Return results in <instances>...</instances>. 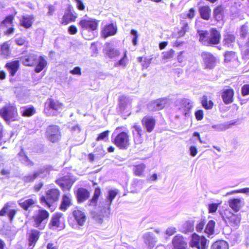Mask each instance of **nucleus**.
I'll return each instance as SVG.
<instances>
[{
  "mask_svg": "<svg viewBox=\"0 0 249 249\" xmlns=\"http://www.w3.org/2000/svg\"><path fill=\"white\" fill-rule=\"evenodd\" d=\"M199 41L207 46H213L219 43L221 35L215 28H212L209 31L198 30Z\"/></svg>",
  "mask_w": 249,
  "mask_h": 249,
  "instance_id": "obj_1",
  "label": "nucleus"
},
{
  "mask_svg": "<svg viewBox=\"0 0 249 249\" xmlns=\"http://www.w3.org/2000/svg\"><path fill=\"white\" fill-rule=\"evenodd\" d=\"M63 109V105L56 100L48 99L45 104L44 112L48 116H56Z\"/></svg>",
  "mask_w": 249,
  "mask_h": 249,
  "instance_id": "obj_2",
  "label": "nucleus"
},
{
  "mask_svg": "<svg viewBox=\"0 0 249 249\" xmlns=\"http://www.w3.org/2000/svg\"><path fill=\"white\" fill-rule=\"evenodd\" d=\"M49 216V213L45 210L39 209L35 211L32 217L34 222V226L40 230L42 229L47 223Z\"/></svg>",
  "mask_w": 249,
  "mask_h": 249,
  "instance_id": "obj_3",
  "label": "nucleus"
},
{
  "mask_svg": "<svg viewBox=\"0 0 249 249\" xmlns=\"http://www.w3.org/2000/svg\"><path fill=\"white\" fill-rule=\"evenodd\" d=\"M209 241L204 236H199L196 233H193L190 241V245L192 247H196L197 249H206L208 248Z\"/></svg>",
  "mask_w": 249,
  "mask_h": 249,
  "instance_id": "obj_4",
  "label": "nucleus"
},
{
  "mask_svg": "<svg viewBox=\"0 0 249 249\" xmlns=\"http://www.w3.org/2000/svg\"><path fill=\"white\" fill-rule=\"evenodd\" d=\"M46 136L50 142H57L61 137L60 127L56 125L48 126L46 128Z\"/></svg>",
  "mask_w": 249,
  "mask_h": 249,
  "instance_id": "obj_5",
  "label": "nucleus"
},
{
  "mask_svg": "<svg viewBox=\"0 0 249 249\" xmlns=\"http://www.w3.org/2000/svg\"><path fill=\"white\" fill-rule=\"evenodd\" d=\"M117 194L118 192L116 190H109L107 196V199L102 202L100 201L98 207L100 208V211L105 213L109 212L112 201Z\"/></svg>",
  "mask_w": 249,
  "mask_h": 249,
  "instance_id": "obj_6",
  "label": "nucleus"
},
{
  "mask_svg": "<svg viewBox=\"0 0 249 249\" xmlns=\"http://www.w3.org/2000/svg\"><path fill=\"white\" fill-rule=\"evenodd\" d=\"M60 195V192L57 189H51L49 190L46 194V196H42L40 198V202L44 203L47 206L50 207L51 203L57 200Z\"/></svg>",
  "mask_w": 249,
  "mask_h": 249,
  "instance_id": "obj_7",
  "label": "nucleus"
},
{
  "mask_svg": "<svg viewBox=\"0 0 249 249\" xmlns=\"http://www.w3.org/2000/svg\"><path fill=\"white\" fill-rule=\"evenodd\" d=\"M17 110L13 105H6L0 109V116L6 121L14 120L17 115Z\"/></svg>",
  "mask_w": 249,
  "mask_h": 249,
  "instance_id": "obj_8",
  "label": "nucleus"
},
{
  "mask_svg": "<svg viewBox=\"0 0 249 249\" xmlns=\"http://www.w3.org/2000/svg\"><path fill=\"white\" fill-rule=\"evenodd\" d=\"M114 143L120 149H126L129 145V136L127 133L122 132L115 136Z\"/></svg>",
  "mask_w": 249,
  "mask_h": 249,
  "instance_id": "obj_9",
  "label": "nucleus"
},
{
  "mask_svg": "<svg viewBox=\"0 0 249 249\" xmlns=\"http://www.w3.org/2000/svg\"><path fill=\"white\" fill-rule=\"evenodd\" d=\"M169 99L167 97L159 98L151 101L147 105V108L150 111H157L163 109L167 104Z\"/></svg>",
  "mask_w": 249,
  "mask_h": 249,
  "instance_id": "obj_10",
  "label": "nucleus"
},
{
  "mask_svg": "<svg viewBox=\"0 0 249 249\" xmlns=\"http://www.w3.org/2000/svg\"><path fill=\"white\" fill-rule=\"evenodd\" d=\"M201 56L206 69H213L215 67L216 58L212 53L208 52H203L201 53Z\"/></svg>",
  "mask_w": 249,
  "mask_h": 249,
  "instance_id": "obj_11",
  "label": "nucleus"
},
{
  "mask_svg": "<svg viewBox=\"0 0 249 249\" xmlns=\"http://www.w3.org/2000/svg\"><path fill=\"white\" fill-rule=\"evenodd\" d=\"M79 24L83 29L92 31L96 30L98 26V23L96 20L89 18H82Z\"/></svg>",
  "mask_w": 249,
  "mask_h": 249,
  "instance_id": "obj_12",
  "label": "nucleus"
},
{
  "mask_svg": "<svg viewBox=\"0 0 249 249\" xmlns=\"http://www.w3.org/2000/svg\"><path fill=\"white\" fill-rule=\"evenodd\" d=\"M225 218L227 219L225 220L226 222L229 223L232 227L238 226L240 222V217L238 215L233 214L229 211H226L224 212ZM224 218V216H223Z\"/></svg>",
  "mask_w": 249,
  "mask_h": 249,
  "instance_id": "obj_13",
  "label": "nucleus"
},
{
  "mask_svg": "<svg viewBox=\"0 0 249 249\" xmlns=\"http://www.w3.org/2000/svg\"><path fill=\"white\" fill-rule=\"evenodd\" d=\"M105 53L110 58H117L120 54V51L115 49L112 45L110 43H107L104 49Z\"/></svg>",
  "mask_w": 249,
  "mask_h": 249,
  "instance_id": "obj_14",
  "label": "nucleus"
},
{
  "mask_svg": "<svg viewBox=\"0 0 249 249\" xmlns=\"http://www.w3.org/2000/svg\"><path fill=\"white\" fill-rule=\"evenodd\" d=\"M38 60V56L33 53H30L27 55L22 57L21 60L23 65L25 66H33L36 64Z\"/></svg>",
  "mask_w": 249,
  "mask_h": 249,
  "instance_id": "obj_15",
  "label": "nucleus"
},
{
  "mask_svg": "<svg viewBox=\"0 0 249 249\" xmlns=\"http://www.w3.org/2000/svg\"><path fill=\"white\" fill-rule=\"evenodd\" d=\"M40 231L37 230H32L28 236V247L32 249L35 247L40 236Z\"/></svg>",
  "mask_w": 249,
  "mask_h": 249,
  "instance_id": "obj_16",
  "label": "nucleus"
},
{
  "mask_svg": "<svg viewBox=\"0 0 249 249\" xmlns=\"http://www.w3.org/2000/svg\"><path fill=\"white\" fill-rule=\"evenodd\" d=\"M18 204L24 210L30 211L36 203V200L33 198H22L18 201Z\"/></svg>",
  "mask_w": 249,
  "mask_h": 249,
  "instance_id": "obj_17",
  "label": "nucleus"
},
{
  "mask_svg": "<svg viewBox=\"0 0 249 249\" xmlns=\"http://www.w3.org/2000/svg\"><path fill=\"white\" fill-rule=\"evenodd\" d=\"M132 133L134 141L135 144H139L142 143L143 139L142 137L143 131L140 125L135 124L132 127Z\"/></svg>",
  "mask_w": 249,
  "mask_h": 249,
  "instance_id": "obj_18",
  "label": "nucleus"
},
{
  "mask_svg": "<svg viewBox=\"0 0 249 249\" xmlns=\"http://www.w3.org/2000/svg\"><path fill=\"white\" fill-rule=\"evenodd\" d=\"M76 18V13L74 11L72 12L71 7H69L63 16L62 24L66 25L70 22L75 21Z\"/></svg>",
  "mask_w": 249,
  "mask_h": 249,
  "instance_id": "obj_19",
  "label": "nucleus"
},
{
  "mask_svg": "<svg viewBox=\"0 0 249 249\" xmlns=\"http://www.w3.org/2000/svg\"><path fill=\"white\" fill-rule=\"evenodd\" d=\"M142 125L148 132H151L155 125V120L151 116H145L142 121Z\"/></svg>",
  "mask_w": 249,
  "mask_h": 249,
  "instance_id": "obj_20",
  "label": "nucleus"
},
{
  "mask_svg": "<svg viewBox=\"0 0 249 249\" xmlns=\"http://www.w3.org/2000/svg\"><path fill=\"white\" fill-rule=\"evenodd\" d=\"M76 197L78 203L84 202L89 196V191L85 188H79L76 191Z\"/></svg>",
  "mask_w": 249,
  "mask_h": 249,
  "instance_id": "obj_21",
  "label": "nucleus"
},
{
  "mask_svg": "<svg viewBox=\"0 0 249 249\" xmlns=\"http://www.w3.org/2000/svg\"><path fill=\"white\" fill-rule=\"evenodd\" d=\"M143 239L144 243L149 249L154 247L156 242V238L153 233L147 232L143 234Z\"/></svg>",
  "mask_w": 249,
  "mask_h": 249,
  "instance_id": "obj_22",
  "label": "nucleus"
},
{
  "mask_svg": "<svg viewBox=\"0 0 249 249\" xmlns=\"http://www.w3.org/2000/svg\"><path fill=\"white\" fill-rule=\"evenodd\" d=\"M72 215L79 226H82L84 224L86 217L84 212L79 210H76L73 211Z\"/></svg>",
  "mask_w": 249,
  "mask_h": 249,
  "instance_id": "obj_23",
  "label": "nucleus"
},
{
  "mask_svg": "<svg viewBox=\"0 0 249 249\" xmlns=\"http://www.w3.org/2000/svg\"><path fill=\"white\" fill-rule=\"evenodd\" d=\"M130 101L129 98L125 96L122 95L119 98V107L121 112L124 111L130 107Z\"/></svg>",
  "mask_w": 249,
  "mask_h": 249,
  "instance_id": "obj_24",
  "label": "nucleus"
},
{
  "mask_svg": "<svg viewBox=\"0 0 249 249\" xmlns=\"http://www.w3.org/2000/svg\"><path fill=\"white\" fill-rule=\"evenodd\" d=\"M233 90L231 89H225L222 94V98L225 104H229L233 101Z\"/></svg>",
  "mask_w": 249,
  "mask_h": 249,
  "instance_id": "obj_25",
  "label": "nucleus"
},
{
  "mask_svg": "<svg viewBox=\"0 0 249 249\" xmlns=\"http://www.w3.org/2000/svg\"><path fill=\"white\" fill-rule=\"evenodd\" d=\"M117 32V28L113 24L111 23L106 25L103 31V36L106 38L109 36L114 35Z\"/></svg>",
  "mask_w": 249,
  "mask_h": 249,
  "instance_id": "obj_26",
  "label": "nucleus"
},
{
  "mask_svg": "<svg viewBox=\"0 0 249 249\" xmlns=\"http://www.w3.org/2000/svg\"><path fill=\"white\" fill-rule=\"evenodd\" d=\"M9 205L7 203L6 204L3 208L0 211V216L5 215L7 213L10 220L12 221L17 213V211L15 209L9 210Z\"/></svg>",
  "mask_w": 249,
  "mask_h": 249,
  "instance_id": "obj_27",
  "label": "nucleus"
},
{
  "mask_svg": "<svg viewBox=\"0 0 249 249\" xmlns=\"http://www.w3.org/2000/svg\"><path fill=\"white\" fill-rule=\"evenodd\" d=\"M215 222L213 220H210L204 229V233L208 238H212L214 234V228L215 227Z\"/></svg>",
  "mask_w": 249,
  "mask_h": 249,
  "instance_id": "obj_28",
  "label": "nucleus"
},
{
  "mask_svg": "<svg viewBox=\"0 0 249 249\" xmlns=\"http://www.w3.org/2000/svg\"><path fill=\"white\" fill-rule=\"evenodd\" d=\"M172 243L174 248L186 247L187 246V243L184 240L183 236L179 234L177 235L174 237Z\"/></svg>",
  "mask_w": 249,
  "mask_h": 249,
  "instance_id": "obj_29",
  "label": "nucleus"
},
{
  "mask_svg": "<svg viewBox=\"0 0 249 249\" xmlns=\"http://www.w3.org/2000/svg\"><path fill=\"white\" fill-rule=\"evenodd\" d=\"M230 207L235 212L239 211L241 207V200L239 198L231 199L228 201Z\"/></svg>",
  "mask_w": 249,
  "mask_h": 249,
  "instance_id": "obj_30",
  "label": "nucleus"
},
{
  "mask_svg": "<svg viewBox=\"0 0 249 249\" xmlns=\"http://www.w3.org/2000/svg\"><path fill=\"white\" fill-rule=\"evenodd\" d=\"M71 195L68 194L64 195L63 196L61 203L60 206V209L63 211H66L71 204Z\"/></svg>",
  "mask_w": 249,
  "mask_h": 249,
  "instance_id": "obj_31",
  "label": "nucleus"
},
{
  "mask_svg": "<svg viewBox=\"0 0 249 249\" xmlns=\"http://www.w3.org/2000/svg\"><path fill=\"white\" fill-rule=\"evenodd\" d=\"M6 67L11 76H14L17 71L19 67L18 61H14L6 64Z\"/></svg>",
  "mask_w": 249,
  "mask_h": 249,
  "instance_id": "obj_32",
  "label": "nucleus"
},
{
  "mask_svg": "<svg viewBox=\"0 0 249 249\" xmlns=\"http://www.w3.org/2000/svg\"><path fill=\"white\" fill-rule=\"evenodd\" d=\"M192 107L190 101L187 99H184L181 102V107L179 108L180 110H182L183 114L187 116L189 113V111Z\"/></svg>",
  "mask_w": 249,
  "mask_h": 249,
  "instance_id": "obj_33",
  "label": "nucleus"
},
{
  "mask_svg": "<svg viewBox=\"0 0 249 249\" xmlns=\"http://www.w3.org/2000/svg\"><path fill=\"white\" fill-rule=\"evenodd\" d=\"M211 249H229V244L224 240H217L213 244Z\"/></svg>",
  "mask_w": 249,
  "mask_h": 249,
  "instance_id": "obj_34",
  "label": "nucleus"
},
{
  "mask_svg": "<svg viewBox=\"0 0 249 249\" xmlns=\"http://www.w3.org/2000/svg\"><path fill=\"white\" fill-rule=\"evenodd\" d=\"M51 170V167L48 165L42 166L38 169L37 171H35L37 173V177L45 178L49 173Z\"/></svg>",
  "mask_w": 249,
  "mask_h": 249,
  "instance_id": "obj_35",
  "label": "nucleus"
},
{
  "mask_svg": "<svg viewBox=\"0 0 249 249\" xmlns=\"http://www.w3.org/2000/svg\"><path fill=\"white\" fill-rule=\"evenodd\" d=\"M199 11L201 17L205 19L208 20L210 18L211 9L208 6H203L199 8Z\"/></svg>",
  "mask_w": 249,
  "mask_h": 249,
  "instance_id": "obj_36",
  "label": "nucleus"
},
{
  "mask_svg": "<svg viewBox=\"0 0 249 249\" xmlns=\"http://www.w3.org/2000/svg\"><path fill=\"white\" fill-rule=\"evenodd\" d=\"M33 16H24L21 20V25L26 28H29L33 24Z\"/></svg>",
  "mask_w": 249,
  "mask_h": 249,
  "instance_id": "obj_37",
  "label": "nucleus"
},
{
  "mask_svg": "<svg viewBox=\"0 0 249 249\" xmlns=\"http://www.w3.org/2000/svg\"><path fill=\"white\" fill-rule=\"evenodd\" d=\"M100 194V188L99 187L96 188L94 190L93 197L88 202V205L91 206H96Z\"/></svg>",
  "mask_w": 249,
  "mask_h": 249,
  "instance_id": "obj_38",
  "label": "nucleus"
},
{
  "mask_svg": "<svg viewBox=\"0 0 249 249\" xmlns=\"http://www.w3.org/2000/svg\"><path fill=\"white\" fill-rule=\"evenodd\" d=\"M38 63L35 68V71L37 73L40 72L42 71L45 66L47 65V61L44 59L42 56L38 57Z\"/></svg>",
  "mask_w": 249,
  "mask_h": 249,
  "instance_id": "obj_39",
  "label": "nucleus"
},
{
  "mask_svg": "<svg viewBox=\"0 0 249 249\" xmlns=\"http://www.w3.org/2000/svg\"><path fill=\"white\" fill-rule=\"evenodd\" d=\"M19 155L20 157V160L23 164L29 167L34 165V162L29 160L27 155L24 154L22 150H21V151L19 153Z\"/></svg>",
  "mask_w": 249,
  "mask_h": 249,
  "instance_id": "obj_40",
  "label": "nucleus"
},
{
  "mask_svg": "<svg viewBox=\"0 0 249 249\" xmlns=\"http://www.w3.org/2000/svg\"><path fill=\"white\" fill-rule=\"evenodd\" d=\"M13 19V16L9 15L7 16L5 19L1 22L0 24V27L3 29L12 26Z\"/></svg>",
  "mask_w": 249,
  "mask_h": 249,
  "instance_id": "obj_41",
  "label": "nucleus"
},
{
  "mask_svg": "<svg viewBox=\"0 0 249 249\" xmlns=\"http://www.w3.org/2000/svg\"><path fill=\"white\" fill-rule=\"evenodd\" d=\"M127 51L125 50L124 52L123 55L122 57L117 62L114 63V67H122L124 68L127 64Z\"/></svg>",
  "mask_w": 249,
  "mask_h": 249,
  "instance_id": "obj_42",
  "label": "nucleus"
},
{
  "mask_svg": "<svg viewBox=\"0 0 249 249\" xmlns=\"http://www.w3.org/2000/svg\"><path fill=\"white\" fill-rule=\"evenodd\" d=\"M235 37L233 35L227 34L225 36L224 39V45L228 47L233 46L235 42Z\"/></svg>",
  "mask_w": 249,
  "mask_h": 249,
  "instance_id": "obj_43",
  "label": "nucleus"
},
{
  "mask_svg": "<svg viewBox=\"0 0 249 249\" xmlns=\"http://www.w3.org/2000/svg\"><path fill=\"white\" fill-rule=\"evenodd\" d=\"M35 109L33 106L23 107L21 111L23 116L30 117L35 113Z\"/></svg>",
  "mask_w": 249,
  "mask_h": 249,
  "instance_id": "obj_44",
  "label": "nucleus"
},
{
  "mask_svg": "<svg viewBox=\"0 0 249 249\" xmlns=\"http://www.w3.org/2000/svg\"><path fill=\"white\" fill-rule=\"evenodd\" d=\"M214 16L215 19L219 21L223 18V10L222 6H218L216 7L213 11Z\"/></svg>",
  "mask_w": 249,
  "mask_h": 249,
  "instance_id": "obj_45",
  "label": "nucleus"
},
{
  "mask_svg": "<svg viewBox=\"0 0 249 249\" xmlns=\"http://www.w3.org/2000/svg\"><path fill=\"white\" fill-rule=\"evenodd\" d=\"M68 128L72 133L74 134L78 133L81 131L80 126L76 122L69 123Z\"/></svg>",
  "mask_w": 249,
  "mask_h": 249,
  "instance_id": "obj_46",
  "label": "nucleus"
},
{
  "mask_svg": "<svg viewBox=\"0 0 249 249\" xmlns=\"http://www.w3.org/2000/svg\"><path fill=\"white\" fill-rule=\"evenodd\" d=\"M37 173H35L34 171L33 173L29 174L23 177L22 179L23 181L27 183L32 182L37 178Z\"/></svg>",
  "mask_w": 249,
  "mask_h": 249,
  "instance_id": "obj_47",
  "label": "nucleus"
},
{
  "mask_svg": "<svg viewBox=\"0 0 249 249\" xmlns=\"http://www.w3.org/2000/svg\"><path fill=\"white\" fill-rule=\"evenodd\" d=\"M145 168V165L144 164H140L134 166V172L136 176H141L142 175Z\"/></svg>",
  "mask_w": 249,
  "mask_h": 249,
  "instance_id": "obj_48",
  "label": "nucleus"
},
{
  "mask_svg": "<svg viewBox=\"0 0 249 249\" xmlns=\"http://www.w3.org/2000/svg\"><path fill=\"white\" fill-rule=\"evenodd\" d=\"M201 103L203 107L207 109L212 108L213 106V102L211 100L208 101L207 97L206 96H203L201 100Z\"/></svg>",
  "mask_w": 249,
  "mask_h": 249,
  "instance_id": "obj_49",
  "label": "nucleus"
},
{
  "mask_svg": "<svg viewBox=\"0 0 249 249\" xmlns=\"http://www.w3.org/2000/svg\"><path fill=\"white\" fill-rule=\"evenodd\" d=\"M0 54L3 56L4 57H7L10 54L9 46L5 43L1 46Z\"/></svg>",
  "mask_w": 249,
  "mask_h": 249,
  "instance_id": "obj_50",
  "label": "nucleus"
},
{
  "mask_svg": "<svg viewBox=\"0 0 249 249\" xmlns=\"http://www.w3.org/2000/svg\"><path fill=\"white\" fill-rule=\"evenodd\" d=\"M181 24L182 27L178 32V35L180 37L184 36L185 33L188 31L189 28L188 24L186 21H182Z\"/></svg>",
  "mask_w": 249,
  "mask_h": 249,
  "instance_id": "obj_51",
  "label": "nucleus"
},
{
  "mask_svg": "<svg viewBox=\"0 0 249 249\" xmlns=\"http://www.w3.org/2000/svg\"><path fill=\"white\" fill-rule=\"evenodd\" d=\"M212 127L217 131H224L229 128V124L223 123L213 125Z\"/></svg>",
  "mask_w": 249,
  "mask_h": 249,
  "instance_id": "obj_52",
  "label": "nucleus"
},
{
  "mask_svg": "<svg viewBox=\"0 0 249 249\" xmlns=\"http://www.w3.org/2000/svg\"><path fill=\"white\" fill-rule=\"evenodd\" d=\"M62 215V213H56L52 217L51 220V224L52 226H55L56 227H59L60 218L61 217Z\"/></svg>",
  "mask_w": 249,
  "mask_h": 249,
  "instance_id": "obj_53",
  "label": "nucleus"
},
{
  "mask_svg": "<svg viewBox=\"0 0 249 249\" xmlns=\"http://www.w3.org/2000/svg\"><path fill=\"white\" fill-rule=\"evenodd\" d=\"M174 53L175 51L173 49H171L169 51L162 53L163 58L164 59L172 58L174 56Z\"/></svg>",
  "mask_w": 249,
  "mask_h": 249,
  "instance_id": "obj_54",
  "label": "nucleus"
},
{
  "mask_svg": "<svg viewBox=\"0 0 249 249\" xmlns=\"http://www.w3.org/2000/svg\"><path fill=\"white\" fill-rule=\"evenodd\" d=\"M109 134V131L106 130L102 133H101L99 134L98 136L96 138V140L97 141H99L101 140H105L106 138H107Z\"/></svg>",
  "mask_w": 249,
  "mask_h": 249,
  "instance_id": "obj_55",
  "label": "nucleus"
},
{
  "mask_svg": "<svg viewBox=\"0 0 249 249\" xmlns=\"http://www.w3.org/2000/svg\"><path fill=\"white\" fill-rule=\"evenodd\" d=\"M225 60L226 61H230L235 57V53L233 52H227L225 53Z\"/></svg>",
  "mask_w": 249,
  "mask_h": 249,
  "instance_id": "obj_56",
  "label": "nucleus"
},
{
  "mask_svg": "<svg viewBox=\"0 0 249 249\" xmlns=\"http://www.w3.org/2000/svg\"><path fill=\"white\" fill-rule=\"evenodd\" d=\"M56 182L57 184L61 186V187L62 188V189H63L64 190H69L71 187V184H65V183L62 182V180L60 179L57 180L56 181Z\"/></svg>",
  "mask_w": 249,
  "mask_h": 249,
  "instance_id": "obj_57",
  "label": "nucleus"
},
{
  "mask_svg": "<svg viewBox=\"0 0 249 249\" xmlns=\"http://www.w3.org/2000/svg\"><path fill=\"white\" fill-rule=\"evenodd\" d=\"M130 34L133 36L132 38V43L134 45H136L137 44V38L138 37V32L134 29H132L130 31Z\"/></svg>",
  "mask_w": 249,
  "mask_h": 249,
  "instance_id": "obj_58",
  "label": "nucleus"
},
{
  "mask_svg": "<svg viewBox=\"0 0 249 249\" xmlns=\"http://www.w3.org/2000/svg\"><path fill=\"white\" fill-rule=\"evenodd\" d=\"M73 1L76 3V7L78 10L80 11L85 10V6L82 0H73Z\"/></svg>",
  "mask_w": 249,
  "mask_h": 249,
  "instance_id": "obj_59",
  "label": "nucleus"
},
{
  "mask_svg": "<svg viewBox=\"0 0 249 249\" xmlns=\"http://www.w3.org/2000/svg\"><path fill=\"white\" fill-rule=\"evenodd\" d=\"M218 207V204L213 203L210 204L208 206L209 212L210 213H215L217 210Z\"/></svg>",
  "mask_w": 249,
  "mask_h": 249,
  "instance_id": "obj_60",
  "label": "nucleus"
},
{
  "mask_svg": "<svg viewBox=\"0 0 249 249\" xmlns=\"http://www.w3.org/2000/svg\"><path fill=\"white\" fill-rule=\"evenodd\" d=\"M234 193H244V194H249V188H245L240 190H238L236 191H233L231 192H228L227 193L226 196H229L230 195H232Z\"/></svg>",
  "mask_w": 249,
  "mask_h": 249,
  "instance_id": "obj_61",
  "label": "nucleus"
},
{
  "mask_svg": "<svg viewBox=\"0 0 249 249\" xmlns=\"http://www.w3.org/2000/svg\"><path fill=\"white\" fill-rule=\"evenodd\" d=\"M241 92L243 96L249 95V85H244L242 88Z\"/></svg>",
  "mask_w": 249,
  "mask_h": 249,
  "instance_id": "obj_62",
  "label": "nucleus"
},
{
  "mask_svg": "<svg viewBox=\"0 0 249 249\" xmlns=\"http://www.w3.org/2000/svg\"><path fill=\"white\" fill-rule=\"evenodd\" d=\"M177 229L175 227H168L165 231L166 234L168 236H171L173 235L176 232Z\"/></svg>",
  "mask_w": 249,
  "mask_h": 249,
  "instance_id": "obj_63",
  "label": "nucleus"
},
{
  "mask_svg": "<svg viewBox=\"0 0 249 249\" xmlns=\"http://www.w3.org/2000/svg\"><path fill=\"white\" fill-rule=\"evenodd\" d=\"M205 222L204 221H201L196 226V230L197 232H201L204 228Z\"/></svg>",
  "mask_w": 249,
  "mask_h": 249,
  "instance_id": "obj_64",
  "label": "nucleus"
}]
</instances>
